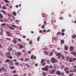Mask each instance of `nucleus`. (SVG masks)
I'll return each instance as SVG.
<instances>
[{"label": "nucleus", "instance_id": "obj_1", "mask_svg": "<svg viewBox=\"0 0 76 76\" xmlns=\"http://www.w3.org/2000/svg\"><path fill=\"white\" fill-rule=\"evenodd\" d=\"M11 54L10 52H7L6 53V56L10 59H12V56L10 55Z\"/></svg>", "mask_w": 76, "mask_h": 76}, {"label": "nucleus", "instance_id": "obj_2", "mask_svg": "<svg viewBox=\"0 0 76 76\" xmlns=\"http://www.w3.org/2000/svg\"><path fill=\"white\" fill-rule=\"evenodd\" d=\"M51 61L52 63H55L57 62V60L55 59L54 58H52L51 59Z\"/></svg>", "mask_w": 76, "mask_h": 76}, {"label": "nucleus", "instance_id": "obj_3", "mask_svg": "<svg viewBox=\"0 0 76 76\" xmlns=\"http://www.w3.org/2000/svg\"><path fill=\"white\" fill-rule=\"evenodd\" d=\"M69 68L68 67H66L64 69V70L66 74H69L70 73V71H68Z\"/></svg>", "mask_w": 76, "mask_h": 76}, {"label": "nucleus", "instance_id": "obj_4", "mask_svg": "<svg viewBox=\"0 0 76 76\" xmlns=\"http://www.w3.org/2000/svg\"><path fill=\"white\" fill-rule=\"evenodd\" d=\"M48 66H46L45 68H42V70L45 71H48Z\"/></svg>", "mask_w": 76, "mask_h": 76}, {"label": "nucleus", "instance_id": "obj_5", "mask_svg": "<svg viewBox=\"0 0 76 76\" xmlns=\"http://www.w3.org/2000/svg\"><path fill=\"white\" fill-rule=\"evenodd\" d=\"M56 56L57 57H58V59H60V56H61V54L60 53H57Z\"/></svg>", "mask_w": 76, "mask_h": 76}, {"label": "nucleus", "instance_id": "obj_6", "mask_svg": "<svg viewBox=\"0 0 76 76\" xmlns=\"http://www.w3.org/2000/svg\"><path fill=\"white\" fill-rule=\"evenodd\" d=\"M9 64L10 66H12V65H14L13 64V61L11 60L10 61V62H9Z\"/></svg>", "mask_w": 76, "mask_h": 76}, {"label": "nucleus", "instance_id": "obj_7", "mask_svg": "<svg viewBox=\"0 0 76 76\" xmlns=\"http://www.w3.org/2000/svg\"><path fill=\"white\" fill-rule=\"evenodd\" d=\"M74 50V48L72 46H70L69 48V50L70 51H73Z\"/></svg>", "mask_w": 76, "mask_h": 76}, {"label": "nucleus", "instance_id": "obj_8", "mask_svg": "<svg viewBox=\"0 0 76 76\" xmlns=\"http://www.w3.org/2000/svg\"><path fill=\"white\" fill-rule=\"evenodd\" d=\"M56 72V69H53L50 71L51 74H54Z\"/></svg>", "mask_w": 76, "mask_h": 76}, {"label": "nucleus", "instance_id": "obj_9", "mask_svg": "<svg viewBox=\"0 0 76 76\" xmlns=\"http://www.w3.org/2000/svg\"><path fill=\"white\" fill-rule=\"evenodd\" d=\"M16 39L14 38L12 40V42L14 44H16V43H17V41L16 40Z\"/></svg>", "mask_w": 76, "mask_h": 76}, {"label": "nucleus", "instance_id": "obj_10", "mask_svg": "<svg viewBox=\"0 0 76 76\" xmlns=\"http://www.w3.org/2000/svg\"><path fill=\"white\" fill-rule=\"evenodd\" d=\"M56 74L58 75H61V72L60 71H57L56 72Z\"/></svg>", "mask_w": 76, "mask_h": 76}, {"label": "nucleus", "instance_id": "obj_11", "mask_svg": "<svg viewBox=\"0 0 76 76\" xmlns=\"http://www.w3.org/2000/svg\"><path fill=\"white\" fill-rule=\"evenodd\" d=\"M6 34L7 35H8V37H10V36H11V35H10V32L8 31H7L6 32Z\"/></svg>", "mask_w": 76, "mask_h": 76}, {"label": "nucleus", "instance_id": "obj_12", "mask_svg": "<svg viewBox=\"0 0 76 76\" xmlns=\"http://www.w3.org/2000/svg\"><path fill=\"white\" fill-rule=\"evenodd\" d=\"M68 48H69L67 46V45H65L64 46V50H68Z\"/></svg>", "mask_w": 76, "mask_h": 76}, {"label": "nucleus", "instance_id": "obj_13", "mask_svg": "<svg viewBox=\"0 0 76 76\" xmlns=\"http://www.w3.org/2000/svg\"><path fill=\"white\" fill-rule=\"evenodd\" d=\"M2 69L3 70V72H7V69H6L4 68L3 67H2Z\"/></svg>", "mask_w": 76, "mask_h": 76}, {"label": "nucleus", "instance_id": "obj_14", "mask_svg": "<svg viewBox=\"0 0 76 76\" xmlns=\"http://www.w3.org/2000/svg\"><path fill=\"white\" fill-rule=\"evenodd\" d=\"M1 12H2L5 15H7V13H6V12L5 11H4L3 10H1Z\"/></svg>", "mask_w": 76, "mask_h": 76}, {"label": "nucleus", "instance_id": "obj_15", "mask_svg": "<svg viewBox=\"0 0 76 76\" xmlns=\"http://www.w3.org/2000/svg\"><path fill=\"white\" fill-rule=\"evenodd\" d=\"M19 47L20 49H22V48H23V46L21 45H19Z\"/></svg>", "mask_w": 76, "mask_h": 76}, {"label": "nucleus", "instance_id": "obj_16", "mask_svg": "<svg viewBox=\"0 0 76 76\" xmlns=\"http://www.w3.org/2000/svg\"><path fill=\"white\" fill-rule=\"evenodd\" d=\"M71 54H72V55L75 56V55L76 54V53L75 52H72L71 53Z\"/></svg>", "mask_w": 76, "mask_h": 76}, {"label": "nucleus", "instance_id": "obj_17", "mask_svg": "<svg viewBox=\"0 0 76 76\" xmlns=\"http://www.w3.org/2000/svg\"><path fill=\"white\" fill-rule=\"evenodd\" d=\"M61 43L62 44H63L64 43V40L63 39L61 40Z\"/></svg>", "mask_w": 76, "mask_h": 76}, {"label": "nucleus", "instance_id": "obj_18", "mask_svg": "<svg viewBox=\"0 0 76 76\" xmlns=\"http://www.w3.org/2000/svg\"><path fill=\"white\" fill-rule=\"evenodd\" d=\"M69 62H73V59H72V58H70L69 60Z\"/></svg>", "mask_w": 76, "mask_h": 76}, {"label": "nucleus", "instance_id": "obj_19", "mask_svg": "<svg viewBox=\"0 0 76 76\" xmlns=\"http://www.w3.org/2000/svg\"><path fill=\"white\" fill-rule=\"evenodd\" d=\"M76 35H73L72 36V39H75V38H76Z\"/></svg>", "mask_w": 76, "mask_h": 76}, {"label": "nucleus", "instance_id": "obj_20", "mask_svg": "<svg viewBox=\"0 0 76 76\" xmlns=\"http://www.w3.org/2000/svg\"><path fill=\"white\" fill-rule=\"evenodd\" d=\"M9 28L10 29H11V30H13L14 29V28L10 26H9Z\"/></svg>", "mask_w": 76, "mask_h": 76}, {"label": "nucleus", "instance_id": "obj_21", "mask_svg": "<svg viewBox=\"0 0 76 76\" xmlns=\"http://www.w3.org/2000/svg\"><path fill=\"white\" fill-rule=\"evenodd\" d=\"M4 1L5 3H10V2L9 1L7 0H4Z\"/></svg>", "mask_w": 76, "mask_h": 76}, {"label": "nucleus", "instance_id": "obj_22", "mask_svg": "<svg viewBox=\"0 0 76 76\" xmlns=\"http://www.w3.org/2000/svg\"><path fill=\"white\" fill-rule=\"evenodd\" d=\"M10 60L9 59H7L6 61V63H8V62H9H9H10Z\"/></svg>", "mask_w": 76, "mask_h": 76}, {"label": "nucleus", "instance_id": "obj_23", "mask_svg": "<svg viewBox=\"0 0 76 76\" xmlns=\"http://www.w3.org/2000/svg\"><path fill=\"white\" fill-rule=\"evenodd\" d=\"M4 76H9V74L7 73H5L4 74Z\"/></svg>", "mask_w": 76, "mask_h": 76}, {"label": "nucleus", "instance_id": "obj_24", "mask_svg": "<svg viewBox=\"0 0 76 76\" xmlns=\"http://www.w3.org/2000/svg\"><path fill=\"white\" fill-rule=\"evenodd\" d=\"M44 53L45 54H46L47 55H48L49 54V53L47 51H44Z\"/></svg>", "mask_w": 76, "mask_h": 76}, {"label": "nucleus", "instance_id": "obj_25", "mask_svg": "<svg viewBox=\"0 0 76 76\" xmlns=\"http://www.w3.org/2000/svg\"><path fill=\"white\" fill-rule=\"evenodd\" d=\"M8 50L10 51H12V48L11 47H10L8 48Z\"/></svg>", "mask_w": 76, "mask_h": 76}, {"label": "nucleus", "instance_id": "obj_26", "mask_svg": "<svg viewBox=\"0 0 76 76\" xmlns=\"http://www.w3.org/2000/svg\"><path fill=\"white\" fill-rule=\"evenodd\" d=\"M2 9H4V10H5V9H7V8L6 6H4L2 7Z\"/></svg>", "mask_w": 76, "mask_h": 76}, {"label": "nucleus", "instance_id": "obj_27", "mask_svg": "<svg viewBox=\"0 0 76 76\" xmlns=\"http://www.w3.org/2000/svg\"><path fill=\"white\" fill-rule=\"evenodd\" d=\"M0 18H1V19H3V15L1 14L0 13Z\"/></svg>", "mask_w": 76, "mask_h": 76}, {"label": "nucleus", "instance_id": "obj_28", "mask_svg": "<svg viewBox=\"0 0 76 76\" xmlns=\"http://www.w3.org/2000/svg\"><path fill=\"white\" fill-rule=\"evenodd\" d=\"M13 15L14 16H16V12H13Z\"/></svg>", "mask_w": 76, "mask_h": 76}, {"label": "nucleus", "instance_id": "obj_29", "mask_svg": "<svg viewBox=\"0 0 76 76\" xmlns=\"http://www.w3.org/2000/svg\"><path fill=\"white\" fill-rule=\"evenodd\" d=\"M61 34L62 36H64V35H65V34H64V32L61 33Z\"/></svg>", "mask_w": 76, "mask_h": 76}, {"label": "nucleus", "instance_id": "obj_30", "mask_svg": "<svg viewBox=\"0 0 76 76\" xmlns=\"http://www.w3.org/2000/svg\"><path fill=\"white\" fill-rule=\"evenodd\" d=\"M44 60H45V59H42L41 61L40 62L41 64H42V63H43V62H44Z\"/></svg>", "mask_w": 76, "mask_h": 76}, {"label": "nucleus", "instance_id": "obj_31", "mask_svg": "<svg viewBox=\"0 0 76 76\" xmlns=\"http://www.w3.org/2000/svg\"><path fill=\"white\" fill-rule=\"evenodd\" d=\"M34 55H31V59L32 60H33V59H34Z\"/></svg>", "mask_w": 76, "mask_h": 76}, {"label": "nucleus", "instance_id": "obj_32", "mask_svg": "<svg viewBox=\"0 0 76 76\" xmlns=\"http://www.w3.org/2000/svg\"><path fill=\"white\" fill-rule=\"evenodd\" d=\"M40 37L39 36L37 38V41H39V39H40Z\"/></svg>", "mask_w": 76, "mask_h": 76}, {"label": "nucleus", "instance_id": "obj_33", "mask_svg": "<svg viewBox=\"0 0 76 76\" xmlns=\"http://www.w3.org/2000/svg\"><path fill=\"white\" fill-rule=\"evenodd\" d=\"M10 69H15V67H14V66H11L10 67Z\"/></svg>", "mask_w": 76, "mask_h": 76}, {"label": "nucleus", "instance_id": "obj_34", "mask_svg": "<svg viewBox=\"0 0 76 76\" xmlns=\"http://www.w3.org/2000/svg\"><path fill=\"white\" fill-rule=\"evenodd\" d=\"M4 21L5 22H8V21H7V20L6 19H4Z\"/></svg>", "mask_w": 76, "mask_h": 76}, {"label": "nucleus", "instance_id": "obj_35", "mask_svg": "<svg viewBox=\"0 0 76 76\" xmlns=\"http://www.w3.org/2000/svg\"><path fill=\"white\" fill-rule=\"evenodd\" d=\"M50 63V61L49 60H47V63L49 64Z\"/></svg>", "mask_w": 76, "mask_h": 76}, {"label": "nucleus", "instance_id": "obj_36", "mask_svg": "<svg viewBox=\"0 0 76 76\" xmlns=\"http://www.w3.org/2000/svg\"><path fill=\"white\" fill-rule=\"evenodd\" d=\"M65 31H66V30L65 29H62L61 31L62 32H64Z\"/></svg>", "mask_w": 76, "mask_h": 76}, {"label": "nucleus", "instance_id": "obj_37", "mask_svg": "<svg viewBox=\"0 0 76 76\" xmlns=\"http://www.w3.org/2000/svg\"><path fill=\"white\" fill-rule=\"evenodd\" d=\"M61 56L62 58L63 59H64V58H65V57H64V55H62V56L61 55Z\"/></svg>", "mask_w": 76, "mask_h": 76}, {"label": "nucleus", "instance_id": "obj_38", "mask_svg": "<svg viewBox=\"0 0 76 76\" xmlns=\"http://www.w3.org/2000/svg\"><path fill=\"white\" fill-rule=\"evenodd\" d=\"M15 64L16 66H18V65H19V63L16 62L15 63Z\"/></svg>", "mask_w": 76, "mask_h": 76}, {"label": "nucleus", "instance_id": "obj_39", "mask_svg": "<svg viewBox=\"0 0 76 76\" xmlns=\"http://www.w3.org/2000/svg\"><path fill=\"white\" fill-rule=\"evenodd\" d=\"M42 75L44 76H46L47 75V74H46V73L44 72L42 73Z\"/></svg>", "mask_w": 76, "mask_h": 76}, {"label": "nucleus", "instance_id": "obj_40", "mask_svg": "<svg viewBox=\"0 0 76 76\" xmlns=\"http://www.w3.org/2000/svg\"><path fill=\"white\" fill-rule=\"evenodd\" d=\"M32 40H30L29 42V44H32Z\"/></svg>", "mask_w": 76, "mask_h": 76}, {"label": "nucleus", "instance_id": "obj_41", "mask_svg": "<svg viewBox=\"0 0 76 76\" xmlns=\"http://www.w3.org/2000/svg\"><path fill=\"white\" fill-rule=\"evenodd\" d=\"M45 64H46V63L45 62L43 63L42 64V66H45Z\"/></svg>", "mask_w": 76, "mask_h": 76}, {"label": "nucleus", "instance_id": "obj_42", "mask_svg": "<svg viewBox=\"0 0 76 76\" xmlns=\"http://www.w3.org/2000/svg\"><path fill=\"white\" fill-rule=\"evenodd\" d=\"M59 34H61V32H59L58 33H57L56 35H58Z\"/></svg>", "mask_w": 76, "mask_h": 76}, {"label": "nucleus", "instance_id": "obj_43", "mask_svg": "<svg viewBox=\"0 0 76 76\" xmlns=\"http://www.w3.org/2000/svg\"><path fill=\"white\" fill-rule=\"evenodd\" d=\"M64 65H62L61 66V69H63V68H64Z\"/></svg>", "mask_w": 76, "mask_h": 76}, {"label": "nucleus", "instance_id": "obj_44", "mask_svg": "<svg viewBox=\"0 0 76 76\" xmlns=\"http://www.w3.org/2000/svg\"><path fill=\"white\" fill-rule=\"evenodd\" d=\"M73 76V73H71V74H69V76Z\"/></svg>", "mask_w": 76, "mask_h": 76}, {"label": "nucleus", "instance_id": "obj_45", "mask_svg": "<svg viewBox=\"0 0 76 76\" xmlns=\"http://www.w3.org/2000/svg\"><path fill=\"white\" fill-rule=\"evenodd\" d=\"M69 57H67L66 58V60L67 61L69 60Z\"/></svg>", "mask_w": 76, "mask_h": 76}, {"label": "nucleus", "instance_id": "obj_46", "mask_svg": "<svg viewBox=\"0 0 76 76\" xmlns=\"http://www.w3.org/2000/svg\"><path fill=\"white\" fill-rule=\"evenodd\" d=\"M53 67V66L52 65H51L49 66V68L50 69H51Z\"/></svg>", "mask_w": 76, "mask_h": 76}, {"label": "nucleus", "instance_id": "obj_47", "mask_svg": "<svg viewBox=\"0 0 76 76\" xmlns=\"http://www.w3.org/2000/svg\"><path fill=\"white\" fill-rule=\"evenodd\" d=\"M13 73H16V71L15 70H14L12 71Z\"/></svg>", "mask_w": 76, "mask_h": 76}, {"label": "nucleus", "instance_id": "obj_48", "mask_svg": "<svg viewBox=\"0 0 76 76\" xmlns=\"http://www.w3.org/2000/svg\"><path fill=\"white\" fill-rule=\"evenodd\" d=\"M28 61V58H27L25 60V61Z\"/></svg>", "mask_w": 76, "mask_h": 76}, {"label": "nucleus", "instance_id": "obj_49", "mask_svg": "<svg viewBox=\"0 0 76 76\" xmlns=\"http://www.w3.org/2000/svg\"><path fill=\"white\" fill-rule=\"evenodd\" d=\"M0 34L1 35H2L3 34V32L1 31L0 33Z\"/></svg>", "mask_w": 76, "mask_h": 76}, {"label": "nucleus", "instance_id": "obj_50", "mask_svg": "<svg viewBox=\"0 0 76 76\" xmlns=\"http://www.w3.org/2000/svg\"><path fill=\"white\" fill-rule=\"evenodd\" d=\"M20 61H23V60H24L23 58H20Z\"/></svg>", "mask_w": 76, "mask_h": 76}, {"label": "nucleus", "instance_id": "obj_51", "mask_svg": "<svg viewBox=\"0 0 76 76\" xmlns=\"http://www.w3.org/2000/svg\"><path fill=\"white\" fill-rule=\"evenodd\" d=\"M1 25L2 26H5V23H4L3 24H1Z\"/></svg>", "mask_w": 76, "mask_h": 76}, {"label": "nucleus", "instance_id": "obj_52", "mask_svg": "<svg viewBox=\"0 0 76 76\" xmlns=\"http://www.w3.org/2000/svg\"><path fill=\"white\" fill-rule=\"evenodd\" d=\"M42 29H44V28H45V26L44 25H43L42 26Z\"/></svg>", "mask_w": 76, "mask_h": 76}, {"label": "nucleus", "instance_id": "obj_53", "mask_svg": "<svg viewBox=\"0 0 76 76\" xmlns=\"http://www.w3.org/2000/svg\"><path fill=\"white\" fill-rule=\"evenodd\" d=\"M70 72L71 73H73V72H74V71H73V70H70Z\"/></svg>", "mask_w": 76, "mask_h": 76}, {"label": "nucleus", "instance_id": "obj_54", "mask_svg": "<svg viewBox=\"0 0 76 76\" xmlns=\"http://www.w3.org/2000/svg\"><path fill=\"white\" fill-rule=\"evenodd\" d=\"M8 17H11V15L10 14H8Z\"/></svg>", "mask_w": 76, "mask_h": 76}, {"label": "nucleus", "instance_id": "obj_55", "mask_svg": "<svg viewBox=\"0 0 76 76\" xmlns=\"http://www.w3.org/2000/svg\"><path fill=\"white\" fill-rule=\"evenodd\" d=\"M59 19L62 20L63 19V17H61L60 18H59Z\"/></svg>", "mask_w": 76, "mask_h": 76}, {"label": "nucleus", "instance_id": "obj_56", "mask_svg": "<svg viewBox=\"0 0 76 76\" xmlns=\"http://www.w3.org/2000/svg\"><path fill=\"white\" fill-rule=\"evenodd\" d=\"M44 23H45V25H47V22H46V21H44Z\"/></svg>", "mask_w": 76, "mask_h": 76}, {"label": "nucleus", "instance_id": "obj_57", "mask_svg": "<svg viewBox=\"0 0 76 76\" xmlns=\"http://www.w3.org/2000/svg\"><path fill=\"white\" fill-rule=\"evenodd\" d=\"M17 55L18 56H20V53H19V52H18V53Z\"/></svg>", "mask_w": 76, "mask_h": 76}, {"label": "nucleus", "instance_id": "obj_58", "mask_svg": "<svg viewBox=\"0 0 76 76\" xmlns=\"http://www.w3.org/2000/svg\"><path fill=\"white\" fill-rule=\"evenodd\" d=\"M26 66H27V67H29V64H26Z\"/></svg>", "mask_w": 76, "mask_h": 76}, {"label": "nucleus", "instance_id": "obj_59", "mask_svg": "<svg viewBox=\"0 0 76 76\" xmlns=\"http://www.w3.org/2000/svg\"><path fill=\"white\" fill-rule=\"evenodd\" d=\"M43 31L44 32H47V31L45 30H43Z\"/></svg>", "mask_w": 76, "mask_h": 76}, {"label": "nucleus", "instance_id": "obj_60", "mask_svg": "<svg viewBox=\"0 0 76 76\" xmlns=\"http://www.w3.org/2000/svg\"><path fill=\"white\" fill-rule=\"evenodd\" d=\"M12 26L13 27H14V28H15V27H16V26H15V25H12Z\"/></svg>", "mask_w": 76, "mask_h": 76}, {"label": "nucleus", "instance_id": "obj_61", "mask_svg": "<svg viewBox=\"0 0 76 76\" xmlns=\"http://www.w3.org/2000/svg\"><path fill=\"white\" fill-rule=\"evenodd\" d=\"M73 71H74V72H76V69H74L73 70Z\"/></svg>", "mask_w": 76, "mask_h": 76}, {"label": "nucleus", "instance_id": "obj_62", "mask_svg": "<svg viewBox=\"0 0 76 76\" xmlns=\"http://www.w3.org/2000/svg\"><path fill=\"white\" fill-rule=\"evenodd\" d=\"M53 55V53L52 52H50V55L51 56Z\"/></svg>", "mask_w": 76, "mask_h": 76}, {"label": "nucleus", "instance_id": "obj_63", "mask_svg": "<svg viewBox=\"0 0 76 76\" xmlns=\"http://www.w3.org/2000/svg\"><path fill=\"white\" fill-rule=\"evenodd\" d=\"M35 66H36V67H37V66H38V64H35Z\"/></svg>", "mask_w": 76, "mask_h": 76}, {"label": "nucleus", "instance_id": "obj_64", "mask_svg": "<svg viewBox=\"0 0 76 76\" xmlns=\"http://www.w3.org/2000/svg\"><path fill=\"white\" fill-rule=\"evenodd\" d=\"M22 37L23 38H26V36H23Z\"/></svg>", "mask_w": 76, "mask_h": 76}]
</instances>
